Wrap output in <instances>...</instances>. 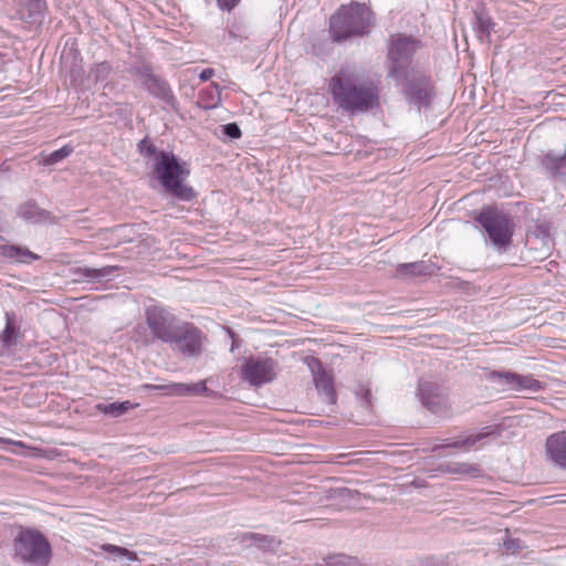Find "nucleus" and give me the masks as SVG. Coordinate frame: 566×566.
<instances>
[{
	"label": "nucleus",
	"mask_w": 566,
	"mask_h": 566,
	"mask_svg": "<svg viewBox=\"0 0 566 566\" xmlns=\"http://www.w3.org/2000/svg\"><path fill=\"white\" fill-rule=\"evenodd\" d=\"M74 148L71 145H64L57 150L52 151L51 154L46 155L44 158L45 165H55L66 157H69L73 153Z\"/></svg>",
	"instance_id": "cd10ccee"
},
{
	"label": "nucleus",
	"mask_w": 566,
	"mask_h": 566,
	"mask_svg": "<svg viewBox=\"0 0 566 566\" xmlns=\"http://www.w3.org/2000/svg\"><path fill=\"white\" fill-rule=\"evenodd\" d=\"M398 84H402V90L415 103H421L427 98L429 77L421 72L412 71L406 78H394Z\"/></svg>",
	"instance_id": "ddd939ff"
},
{
	"label": "nucleus",
	"mask_w": 566,
	"mask_h": 566,
	"mask_svg": "<svg viewBox=\"0 0 566 566\" xmlns=\"http://www.w3.org/2000/svg\"><path fill=\"white\" fill-rule=\"evenodd\" d=\"M112 73V66L107 62L96 63L91 67L90 78H93L94 82H103L108 78Z\"/></svg>",
	"instance_id": "bb28decb"
},
{
	"label": "nucleus",
	"mask_w": 566,
	"mask_h": 566,
	"mask_svg": "<svg viewBox=\"0 0 566 566\" xmlns=\"http://www.w3.org/2000/svg\"><path fill=\"white\" fill-rule=\"evenodd\" d=\"M504 547L506 552H511L513 554L521 552V549L524 547L522 541L517 538H509L507 541H504Z\"/></svg>",
	"instance_id": "72a5a7b5"
},
{
	"label": "nucleus",
	"mask_w": 566,
	"mask_h": 566,
	"mask_svg": "<svg viewBox=\"0 0 566 566\" xmlns=\"http://www.w3.org/2000/svg\"><path fill=\"white\" fill-rule=\"evenodd\" d=\"M139 150L142 154L146 155V156H151V155H157L158 153H156V147L148 143L146 139H143L139 145Z\"/></svg>",
	"instance_id": "f704fd0d"
},
{
	"label": "nucleus",
	"mask_w": 566,
	"mask_h": 566,
	"mask_svg": "<svg viewBox=\"0 0 566 566\" xmlns=\"http://www.w3.org/2000/svg\"><path fill=\"white\" fill-rule=\"evenodd\" d=\"M328 564L339 566H358L355 558L345 555L329 557Z\"/></svg>",
	"instance_id": "c756f323"
},
{
	"label": "nucleus",
	"mask_w": 566,
	"mask_h": 566,
	"mask_svg": "<svg viewBox=\"0 0 566 566\" xmlns=\"http://www.w3.org/2000/svg\"><path fill=\"white\" fill-rule=\"evenodd\" d=\"M277 374V363L270 357H249L242 367V378L251 386L271 382Z\"/></svg>",
	"instance_id": "1a4fd4ad"
},
{
	"label": "nucleus",
	"mask_w": 566,
	"mask_h": 566,
	"mask_svg": "<svg viewBox=\"0 0 566 566\" xmlns=\"http://www.w3.org/2000/svg\"><path fill=\"white\" fill-rule=\"evenodd\" d=\"M214 74V71L212 69H205L201 71L199 77L201 81H208L210 80Z\"/></svg>",
	"instance_id": "c9c22d12"
},
{
	"label": "nucleus",
	"mask_w": 566,
	"mask_h": 566,
	"mask_svg": "<svg viewBox=\"0 0 566 566\" xmlns=\"http://www.w3.org/2000/svg\"><path fill=\"white\" fill-rule=\"evenodd\" d=\"M492 436H500V428L496 424L485 426L478 432L461 436L455 439H446L442 444L436 446L433 450H438L440 448H457L469 450L476 444H483V440Z\"/></svg>",
	"instance_id": "f8f14e48"
},
{
	"label": "nucleus",
	"mask_w": 566,
	"mask_h": 566,
	"mask_svg": "<svg viewBox=\"0 0 566 566\" xmlns=\"http://www.w3.org/2000/svg\"><path fill=\"white\" fill-rule=\"evenodd\" d=\"M202 95L206 96L208 107H216L221 102V88L216 83L202 91Z\"/></svg>",
	"instance_id": "c85d7f7f"
},
{
	"label": "nucleus",
	"mask_w": 566,
	"mask_h": 566,
	"mask_svg": "<svg viewBox=\"0 0 566 566\" xmlns=\"http://www.w3.org/2000/svg\"><path fill=\"white\" fill-rule=\"evenodd\" d=\"M145 317L155 338L185 356L201 354L205 336L193 324L180 321L169 310L157 305L147 307Z\"/></svg>",
	"instance_id": "f257e3e1"
},
{
	"label": "nucleus",
	"mask_w": 566,
	"mask_h": 566,
	"mask_svg": "<svg viewBox=\"0 0 566 566\" xmlns=\"http://www.w3.org/2000/svg\"><path fill=\"white\" fill-rule=\"evenodd\" d=\"M370 17L371 12L365 4L352 2L342 6L329 20V31L334 41L340 42L368 33Z\"/></svg>",
	"instance_id": "20e7f679"
},
{
	"label": "nucleus",
	"mask_w": 566,
	"mask_h": 566,
	"mask_svg": "<svg viewBox=\"0 0 566 566\" xmlns=\"http://www.w3.org/2000/svg\"><path fill=\"white\" fill-rule=\"evenodd\" d=\"M149 387L156 390H164L167 395L175 396H199L206 394L208 390L206 381H199L197 384L172 382L168 385Z\"/></svg>",
	"instance_id": "dca6fc26"
},
{
	"label": "nucleus",
	"mask_w": 566,
	"mask_h": 566,
	"mask_svg": "<svg viewBox=\"0 0 566 566\" xmlns=\"http://www.w3.org/2000/svg\"><path fill=\"white\" fill-rule=\"evenodd\" d=\"M486 378L502 390L536 394L545 388V385L532 375H520L513 371H492Z\"/></svg>",
	"instance_id": "6e6552de"
},
{
	"label": "nucleus",
	"mask_w": 566,
	"mask_h": 566,
	"mask_svg": "<svg viewBox=\"0 0 566 566\" xmlns=\"http://www.w3.org/2000/svg\"><path fill=\"white\" fill-rule=\"evenodd\" d=\"M420 48V42L401 33L390 36L387 44L388 76L406 78L415 71L412 59Z\"/></svg>",
	"instance_id": "39448f33"
},
{
	"label": "nucleus",
	"mask_w": 566,
	"mask_h": 566,
	"mask_svg": "<svg viewBox=\"0 0 566 566\" xmlns=\"http://www.w3.org/2000/svg\"><path fill=\"white\" fill-rule=\"evenodd\" d=\"M328 88L335 105L350 114L366 113L379 104L376 83L349 69H340L329 80Z\"/></svg>",
	"instance_id": "f03ea898"
},
{
	"label": "nucleus",
	"mask_w": 566,
	"mask_h": 566,
	"mask_svg": "<svg viewBox=\"0 0 566 566\" xmlns=\"http://www.w3.org/2000/svg\"><path fill=\"white\" fill-rule=\"evenodd\" d=\"M546 450L549 459L560 468L566 469V432L552 434L546 441Z\"/></svg>",
	"instance_id": "2eb2a0df"
},
{
	"label": "nucleus",
	"mask_w": 566,
	"mask_h": 566,
	"mask_svg": "<svg viewBox=\"0 0 566 566\" xmlns=\"http://www.w3.org/2000/svg\"><path fill=\"white\" fill-rule=\"evenodd\" d=\"M222 133L231 139L241 137V129L237 123H229L222 126Z\"/></svg>",
	"instance_id": "7c9ffc66"
},
{
	"label": "nucleus",
	"mask_w": 566,
	"mask_h": 566,
	"mask_svg": "<svg viewBox=\"0 0 566 566\" xmlns=\"http://www.w3.org/2000/svg\"><path fill=\"white\" fill-rule=\"evenodd\" d=\"M479 223L488 233L491 242L496 248H505L511 243L513 227L511 220L497 209H483L479 217Z\"/></svg>",
	"instance_id": "0eeeda50"
},
{
	"label": "nucleus",
	"mask_w": 566,
	"mask_h": 566,
	"mask_svg": "<svg viewBox=\"0 0 566 566\" xmlns=\"http://www.w3.org/2000/svg\"><path fill=\"white\" fill-rule=\"evenodd\" d=\"M133 408V403L128 400L126 401H116L111 403L99 402L96 405V409L107 416L113 418H117L126 413L128 410Z\"/></svg>",
	"instance_id": "4be33fe9"
},
{
	"label": "nucleus",
	"mask_w": 566,
	"mask_h": 566,
	"mask_svg": "<svg viewBox=\"0 0 566 566\" xmlns=\"http://www.w3.org/2000/svg\"><path fill=\"white\" fill-rule=\"evenodd\" d=\"M314 382L322 400L327 405H335L336 392L332 377L325 370H321L314 375Z\"/></svg>",
	"instance_id": "f3484780"
},
{
	"label": "nucleus",
	"mask_w": 566,
	"mask_h": 566,
	"mask_svg": "<svg viewBox=\"0 0 566 566\" xmlns=\"http://www.w3.org/2000/svg\"><path fill=\"white\" fill-rule=\"evenodd\" d=\"M432 273V266L423 261L401 263L396 269V274L401 277L406 276H426Z\"/></svg>",
	"instance_id": "aec40b11"
},
{
	"label": "nucleus",
	"mask_w": 566,
	"mask_h": 566,
	"mask_svg": "<svg viewBox=\"0 0 566 566\" xmlns=\"http://www.w3.org/2000/svg\"><path fill=\"white\" fill-rule=\"evenodd\" d=\"M203 1L207 4H211V3L216 2L220 10H227V11H231L240 2V0H203Z\"/></svg>",
	"instance_id": "473e14b6"
},
{
	"label": "nucleus",
	"mask_w": 566,
	"mask_h": 566,
	"mask_svg": "<svg viewBox=\"0 0 566 566\" xmlns=\"http://www.w3.org/2000/svg\"><path fill=\"white\" fill-rule=\"evenodd\" d=\"M6 315H7V325L2 333V340L4 344L10 345L12 343V337L14 335V327H13V324H12V321H11L9 314L7 313Z\"/></svg>",
	"instance_id": "2f4dec72"
},
{
	"label": "nucleus",
	"mask_w": 566,
	"mask_h": 566,
	"mask_svg": "<svg viewBox=\"0 0 566 566\" xmlns=\"http://www.w3.org/2000/svg\"><path fill=\"white\" fill-rule=\"evenodd\" d=\"M101 549L111 554L113 556L114 559H127L129 562H137L138 560V557L136 555V553L132 552V551H128L127 548L125 547H122V546H117V545H114V544H103L101 546Z\"/></svg>",
	"instance_id": "393cba45"
},
{
	"label": "nucleus",
	"mask_w": 566,
	"mask_h": 566,
	"mask_svg": "<svg viewBox=\"0 0 566 566\" xmlns=\"http://www.w3.org/2000/svg\"><path fill=\"white\" fill-rule=\"evenodd\" d=\"M474 19V30L476 32L478 38L481 41H483L484 39L489 41L491 32L493 31L494 28L492 19L483 10H475Z\"/></svg>",
	"instance_id": "412c9836"
},
{
	"label": "nucleus",
	"mask_w": 566,
	"mask_h": 566,
	"mask_svg": "<svg viewBox=\"0 0 566 566\" xmlns=\"http://www.w3.org/2000/svg\"><path fill=\"white\" fill-rule=\"evenodd\" d=\"M440 471L449 474L478 478L482 475V469L479 464L469 462H448L440 465Z\"/></svg>",
	"instance_id": "a211bd4d"
},
{
	"label": "nucleus",
	"mask_w": 566,
	"mask_h": 566,
	"mask_svg": "<svg viewBox=\"0 0 566 566\" xmlns=\"http://www.w3.org/2000/svg\"><path fill=\"white\" fill-rule=\"evenodd\" d=\"M45 212L41 210L35 203L27 202L19 209V216L25 221L36 223L44 219Z\"/></svg>",
	"instance_id": "b1692460"
},
{
	"label": "nucleus",
	"mask_w": 566,
	"mask_h": 566,
	"mask_svg": "<svg viewBox=\"0 0 566 566\" xmlns=\"http://www.w3.org/2000/svg\"><path fill=\"white\" fill-rule=\"evenodd\" d=\"M51 556V545L38 530L23 528L14 538V557L23 564L48 566Z\"/></svg>",
	"instance_id": "423d86ee"
},
{
	"label": "nucleus",
	"mask_w": 566,
	"mask_h": 566,
	"mask_svg": "<svg viewBox=\"0 0 566 566\" xmlns=\"http://www.w3.org/2000/svg\"><path fill=\"white\" fill-rule=\"evenodd\" d=\"M134 74L151 96L163 101L169 106L175 105L176 101L168 83L153 74L148 66L136 67Z\"/></svg>",
	"instance_id": "9d476101"
},
{
	"label": "nucleus",
	"mask_w": 566,
	"mask_h": 566,
	"mask_svg": "<svg viewBox=\"0 0 566 566\" xmlns=\"http://www.w3.org/2000/svg\"><path fill=\"white\" fill-rule=\"evenodd\" d=\"M418 395L422 405L433 413H443L448 409L446 389L432 381H420Z\"/></svg>",
	"instance_id": "9b49d317"
},
{
	"label": "nucleus",
	"mask_w": 566,
	"mask_h": 566,
	"mask_svg": "<svg viewBox=\"0 0 566 566\" xmlns=\"http://www.w3.org/2000/svg\"><path fill=\"white\" fill-rule=\"evenodd\" d=\"M116 266L107 265L99 269L93 268H77L74 270V274L77 275L76 281H83L87 283L101 282L103 279L113 274Z\"/></svg>",
	"instance_id": "6ab92c4d"
},
{
	"label": "nucleus",
	"mask_w": 566,
	"mask_h": 566,
	"mask_svg": "<svg viewBox=\"0 0 566 566\" xmlns=\"http://www.w3.org/2000/svg\"><path fill=\"white\" fill-rule=\"evenodd\" d=\"M542 167L553 179L566 184V147L564 149H552L544 154Z\"/></svg>",
	"instance_id": "4468645a"
},
{
	"label": "nucleus",
	"mask_w": 566,
	"mask_h": 566,
	"mask_svg": "<svg viewBox=\"0 0 566 566\" xmlns=\"http://www.w3.org/2000/svg\"><path fill=\"white\" fill-rule=\"evenodd\" d=\"M154 174L165 190L174 197L182 200H191L196 197L193 189L184 184L189 176V169L172 153L158 151L154 163Z\"/></svg>",
	"instance_id": "7ed1b4c3"
},
{
	"label": "nucleus",
	"mask_w": 566,
	"mask_h": 566,
	"mask_svg": "<svg viewBox=\"0 0 566 566\" xmlns=\"http://www.w3.org/2000/svg\"><path fill=\"white\" fill-rule=\"evenodd\" d=\"M3 254L10 259L23 263H30L31 261L39 259V255L34 254L30 250L14 245L3 247Z\"/></svg>",
	"instance_id": "5701e85b"
},
{
	"label": "nucleus",
	"mask_w": 566,
	"mask_h": 566,
	"mask_svg": "<svg viewBox=\"0 0 566 566\" xmlns=\"http://www.w3.org/2000/svg\"><path fill=\"white\" fill-rule=\"evenodd\" d=\"M21 8L27 11L28 18L36 21L43 14L45 8L44 0H21Z\"/></svg>",
	"instance_id": "a878e982"
}]
</instances>
